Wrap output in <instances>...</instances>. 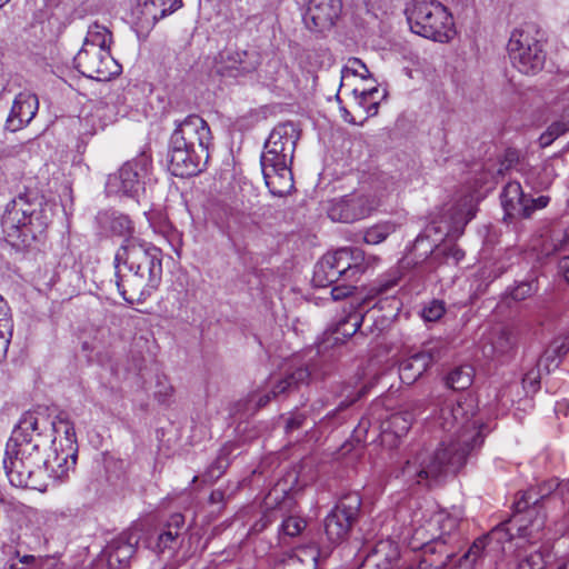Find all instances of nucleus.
Returning a JSON list of instances; mask_svg holds the SVG:
<instances>
[{"label":"nucleus","mask_w":569,"mask_h":569,"mask_svg":"<svg viewBox=\"0 0 569 569\" xmlns=\"http://www.w3.org/2000/svg\"><path fill=\"white\" fill-rule=\"evenodd\" d=\"M473 399L445 401L435 417V426L448 436L435 451L421 450L401 468V478L409 486L431 487L439 478L457 472L467 457L483 443L482 425L475 418Z\"/></svg>","instance_id":"nucleus-1"},{"label":"nucleus","mask_w":569,"mask_h":569,"mask_svg":"<svg viewBox=\"0 0 569 569\" xmlns=\"http://www.w3.org/2000/svg\"><path fill=\"white\" fill-rule=\"evenodd\" d=\"M116 286L129 303L144 301L160 286L162 251L138 237H126L114 254Z\"/></svg>","instance_id":"nucleus-2"},{"label":"nucleus","mask_w":569,"mask_h":569,"mask_svg":"<svg viewBox=\"0 0 569 569\" xmlns=\"http://www.w3.org/2000/svg\"><path fill=\"white\" fill-rule=\"evenodd\" d=\"M48 442L34 417L23 419L13 430L3 459V468L12 486L41 490L39 476L43 466L50 462L44 460L42 452Z\"/></svg>","instance_id":"nucleus-3"},{"label":"nucleus","mask_w":569,"mask_h":569,"mask_svg":"<svg viewBox=\"0 0 569 569\" xmlns=\"http://www.w3.org/2000/svg\"><path fill=\"white\" fill-rule=\"evenodd\" d=\"M523 519L515 516L512 519L496 526L487 535L477 538L468 550L457 559L453 568L476 569L486 558H497L503 551L505 542L511 541L515 537L536 542L541 539L545 528V517L539 516L522 523Z\"/></svg>","instance_id":"nucleus-4"},{"label":"nucleus","mask_w":569,"mask_h":569,"mask_svg":"<svg viewBox=\"0 0 569 569\" xmlns=\"http://www.w3.org/2000/svg\"><path fill=\"white\" fill-rule=\"evenodd\" d=\"M362 249L343 247L326 253L315 266L312 283L318 288L331 289L332 299L342 300L353 293L355 283L368 268Z\"/></svg>","instance_id":"nucleus-5"},{"label":"nucleus","mask_w":569,"mask_h":569,"mask_svg":"<svg viewBox=\"0 0 569 569\" xmlns=\"http://www.w3.org/2000/svg\"><path fill=\"white\" fill-rule=\"evenodd\" d=\"M49 222L41 199L30 192L20 193L12 199L1 217L3 231L23 247H31L33 242L41 240Z\"/></svg>","instance_id":"nucleus-6"},{"label":"nucleus","mask_w":569,"mask_h":569,"mask_svg":"<svg viewBox=\"0 0 569 569\" xmlns=\"http://www.w3.org/2000/svg\"><path fill=\"white\" fill-rule=\"evenodd\" d=\"M410 30L426 39L446 43L456 34L448 9L436 0H412L406 8Z\"/></svg>","instance_id":"nucleus-7"},{"label":"nucleus","mask_w":569,"mask_h":569,"mask_svg":"<svg viewBox=\"0 0 569 569\" xmlns=\"http://www.w3.org/2000/svg\"><path fill=\"white\" fill-rule=\"evenodd\" d=\"M461 517L459 513H450L445 510L436 512L429 521L431 527L438 531L432 533L430 540L421 545L425 556L439 555L441 559L435 563L437 569H448L461 548L462 539L459 531Z\"/></svg>","instance_id":"nucleus-8"},{"label":"nucleus","mask_w":569,"mask_h":569,"mask_svg":"<svg viewBox=\"0 0 569 569\" xmlns=\"http://www.w3.org/2000/svg\"><path fill=\"white\" fill-rule=\"evenodd\" d=\"M507 53L513 68L526 76L539 73L546 63L547 52L533 24L515 29L507 44Z\"/></svg>","instance_id":"nucleus-9"},{"label":"nucleus","mask_w":569,"mask_h":569,"mask_svg":"<svg viewBox=\"0 0 569 569\" xmlns=\"http://www.w3.org/2000/svg\"><path fill=\"white\" fill-rule=\"evenodd\" d=\"M61 426L64 427V437L59 442H57L56 438L51 440L53 456L52 458H44V460L50 462L43 466V468L51 470L56 478L63 480L68 477L69 470L74 469L78 458V445L74 427L64 412L57 415L51 422L53 432H58V428Z\"/></svg>","instance_id":"nucleus-10"},{"label":"nucleus","mask_w":569,"mask_h":569,"mask_svg":"<svg viewBox=\"0 0 569 569\" xmlns=\"http://www.w3.org/2000/svg\"><path fill=\"white\" fill-rule=\"evenodd\" d=\"M361 503L358 492L347 493L326 517L325 533L332 546H338L348 539L352 527L358 521Z\"/></svg>","instance_id":"nucleus-11"},{"label":"nucleus","mask_w":569,"mask_h":569,"mask_svg":"<svg viewBox=\"0 0 569 569\" xmlns=\"http://www.w3.org/2000/svg\"><path fill=\"white\" fill-rule=\"evenodd\" d=\"M151 167V159L141 153L134 159L127 161L116 173L110 174L107 180V191L110 194H122L136 197L143 189L144 178Z\"/></svg>","instance_id":"nucleus-12"},{"label":"nucleus","mask_w":569,"mask_h":569,"mask_svg":"<svg viewBox=\"0 0 569 569\" xmlns=\"http://www.w3.org/2000/svg\"><path fill=\"white\" fill-rule=\"evenodd\" d=\"M73 62L81 74L98 81L109 80L120 72V66L111 57L110 51L99 47H82Z\"/></svg>","instance_id":"nucleus-13"},{"label":"nucleus","mask_w":569,"mask_h":569,"mask_svg":"<svg viewBox=\"0 0 569 569\" xmlns=\"http://www.w3.org/2000/svg\"><path fill=\"white\" fill-rule=\"evenodd\" d=\"M300 130L291 122H282L270 132L260 160L292 163Z\"/></svg>","instance_id":"nucleus-14"},{"label":"nucleus","mask_w":569,"mask_h":569,"mask_svg":"<svg viewBox=\"0 0 569 569\" xmlns=\"http://www.w3.org/2000/svg\"><path fill=\"white\" fill-rule=\"evenodd\" d=\"M259 64L257 51L226 48L214 57L212 71L220 77L238 78L253 72Z\"/></svg>","instance_id":"nucleus-15"},{"label":"nucleus","mask_w":569,"mask_h":569,"mask_svg":"<svg viewBox=\"0 0 569 569\" xmlns=\"http://www.w3.org/2000/svg\"><path fill=\"white\" fill-rule=\"evenodd\" d=\"M170 141L173 144L203 148L209 151L212 136L208 123L198 114H189L181 121H176Z\"/></svg>","instance_id":"nucleus-16"},{"label":"nucleus","mask_w":569,"mask_h":569,"mask_svg":"<svg viewBox=\"0 0 569 569\" xmlns=\"http://www.w3.org/2000/svg\"><path fill=\"white\" fill-rule=\"evenodd\" d=\"M169 170L176 177H192L201 172L209 159V151L169 142Z\"/></svg>","instance_id":"nucleus-17"},{"label":"nucleus","mask_w":569,"mask_h":569,"mask_svg":"<svg viewBox=\"0 0 569 569\" xmlns=\"http://www.w3.org/2000/svg\"><path fill=\"white\" fill-rule=\"evenodd\" d=\"M373 209L369 197L350 193L329 201L327 212L332 221L351 223L368 217Z\"/></svg>","instance_id":"nucleus-18"},{"label":"nucleus","mask_w":569,"mask_h":569,"mask_svg":"<svg viewBox=\"0 0 569 569\" xmlns=\"http://www.w3.org/2000/svg\"><path fill=\"white\" fill-rule=\"evenodd\" d=\"M341 10V0H309L303 22L309 30L323 32L335 26Z\"/></svg>","instance_id":"nucleus-19"},{"label":"nucleus","mask_w":569,"mask_h":569,"mask_svg":"<svg viewBox=\"0 0 569 569\" xmlns=\"http://www.w3.org/2000/svg\"><path fill=\"white\" fill-rule=\"evenodd\" d=\"M182 0H136L132 17L142 30H150L162 18L177 11Z\"/></svg>","instance_id":"nucleus-20"},{"label":"nucleus","mask_w":569,"mask_h":569,"mask_svg":"<svg viewBox=\"0 0 569 569\" xmlns=\"http://www.w3.org/2000/svg\"><path fill=\"white\" fill-rule=\"evenodd\" d=\"M311 377L307 366L289 367L281 375L271 379V393L274 399H287L307 387Z\"/></svg>","instance_id":"nucleus-21"},{"label":"nucleus","mask_w":569,"mask_h":569,"mask_svg":"<svg viewBox=\"0 0 569 569\" xmlns=\"http://www.w3.org/2000/svg\"><path fill=\"white\" fill-rule=\"evenodd\" d=\"M266 186L277 197H283L293 189L291 163L260 160Z\"/></svg>","instance_id":"nucleus-22"},{"label":"nucleus","mask_w":569,"mask_h":569,"mask_svg":"<svg viewBox=\"0 0 569 569\" xmlns=\"http://www.w3.org/2000/svg\"><path fill=\"white\" fill-rule=\"evenodd\" d=\"M140 539V531L136 528L126 530L114 538L104 549L109 567L127 566L133 557Z\"/></svg>","instance_id":"nucleus-23"},{"label":"nucleus","mask_w":569,"mask_h":569,"mask_svg":"<svg viewBox=\"0 0 569 569\" xmlns=\"http://www.w3.org/2000/svg\"><path fill=\"white\" fill-rule=\"evenodd\" d=\"M38 98L29 92L19 93L6 121V129L16 132L28 124L37 113Z\"/></svg>","instance_id":"nucleus-24"},{"label":"nucleus","mask_w":569,"mask_h":569,"mask_svg":"<svg viewBox=\"0 0 569 569\" xmlns=\"http://www.w3.org/2000/svg\"><path fill=\"white\" fill-rule=\"evenodd\" d=\"M505 216L508 218H528V194L518 181H509L500 194Z\"/></svg>","instance_id":"nucleus-25"},{"label":"nucleus","mask_w":569,"mask_h":569,"mask_svg":"<svg viewBox=\"0 0 569 569\" xmlns=\"http://www.w3.org/2000/svg\"><path fill=\"white\" fill-rule=\"evenodd\" d=\"M358 313L350 311L347 316L341 318L337 323L325 331V340L322 345L326 347L343 343L347 339L360 332V325Z\"/></svg>","instance_id":"nucleus-26"},{"label":"nucleus","mask_w":569,"mask_h":569,"mask_svg":"<svg viewBox=\"0 0 569 569\" xmlns=\"http://www.w3.org/2000/svg\"><path fill=\"white\" fill-rule=\"evenodd\" d=\"M234 448L236 446L232 442L224 443L220 448L216 459L207 467L201 476H194L192 482L194 483L201 479L203 483H212L221 478L230 465V456L232 455Z\"/></svg>","instance_id":"nucleus-27"},{"label":"nucleus","mask_w":569,"mask_h":569,"mask_svg":"<svg viewBox=\"0 0 569 569\" xmlns=\"http://www.w3.org/2000/svg\"><path fill=\"white\" fill-rule=\"evenodd\" d=\"M321 555L322 552L316 545L299 547L278 569H317Z\"/></svg>","instance_id":"nucleus-28"},{"label":"nucleus","mask_w":569,"mask_h":569,"mask_svg":"<svg viewBox=\"0 0 569 569\" xmlns=\"http://www.w3.org/2000/svg\"><path fill=\"white\" fill-rule=\"evenodd\" d=\"M476 206L471 198L463 199L458 206L452 208L451 222L447 226L448 234L452 237L460 236L466 224L476 216Z\"/></svg>","instance_id":"nucleus-29"},{"label":"nucleus","mask_w":569,"mask_h":569,"mask_svg":"<svg viewBox=\"0 0 569 569\" xmlns=\"http://www.w3.org/2000/svg\"><path fill=\"white\" fill-rule=\"evenodd\" d=\"M517 338L509 328L497 330L490 340L489 346L483 347V353L488 357H498L508 355L516 347Z\"/></svg>","instance_id":"nucleus-30"},{"label":"nucleus","mask_w":569,"mask_h":569,"mask_svg":"<svg viewBox=\"0 0 569 569\" xmlns=\"http://www.w3.org/2000/svg\"><path fill=\"white\" fill-rule=\"evenodd\" d=\"M425 356H419V353H415L399 363V378L405 385L415 383L428 369L425 359Z\"/></svg>","instance_id":"nucleus-31"},{"label":"nucleus","mask_w":569,"mask_h":569,"mask_svg":"<svg viewBox=\"0 0 569 569\" xmlns=\"http://www.w3.org/2000/svg\"><path fill=\"white\" fill-rule=\"evenodd\" d=\"M98 223L119 236H126L133 230L132 222L128 216L121 213L102 212L97 217Z\"/></svg>","instance_id":"nucleus-32"},{"label":"nucleus","mask_w":569,"mask_h":569,"mask_svg":"<svg viewBox=\"0 0 569 569\" xmlns=\"http://www.w3.org/2000/svg\"><path fill=\"white\" fill-rule=\"evenodd\" d=\"M543 501L545 500L537 487L529 488L528 490L523 491L521 496L515 501V511L517 513L516 516L522 512H528V515L537 512L536 517H539L540 515L537 511V508ZM542 516L546 518L545 515Z\"/></svg>","instance_id":"nucleus-33"},{"label":"nucleus","mask_w":569,"mask_h":569,"mask_svg":"<svg viewBox=\"0 0 569 569\" xmlns=\"http://www.w3.org/2000/svg\"><path fill=\"white\" fill-rule=\"evenodd\" d=\"M431 259L438 264H458L465 257V251L457 244L442 243L431 252Z\"/></svg>","instance_id":"nucleus-34"},{"label":"nucleus","mask_w":569,"mask_h":569,"mask_svg":"<svg viewBox=\"0 0 569 569\" xmlns=\"http://www.w3.org/2000/svg\"><path fill=\"white\" fill-rule=\"evenodd\" d=\"M111 42L112 33L104 26L94 22L89 26L82 47H99L109 50Z\"/></svg>","instance_id":"nucleus-35"},{"label":"nucleus","mask_w":569,"mask_h":569,"mask_svg":"<svg viewBox=\"0 0 569 569\" xmlns=\"http://www.w3.org/2000/svg\"><path fill=\"white\" fill-rule=\"evenodd\" d=\"M313 406L310 408H296L292 411L288 413L287 417H283L284 419V431L286 433H291L293 431H297L308 425V420L310 419L312 422H315L316 417H312Z\"/></svg>","instance_id":"nucleus-36"},{"label":"nucleus","mask_w":569,"mask_h":569,"mask_svg":"<svg viewBox=\"0 0 569 569\" xmlns=\"http://www.w3.org/2000/svg\"><path fill=\"white\" fill-rule=\"evenodd\" d=\"M292 503V498L291 497H287L283 499L282 502H280L277 508H271V509H267L262 516L260 517L259 520H257L250 531L253 532V533H260L262 532L266 528H268L271 523H273L274 521H277L278 519H280V517H283V509L286 506L288 505H291Z\"/></svg>","instance_id":"nucleus-37"},{"label":"nucleus","mask_w":569,"mask_h":569,"mask_svg":"<svg viewBox=\"0 0 569 569\" xmlns=\"http://www.w3.org/2000/svg\"><path fill=\"white\" fill-rule=\"evenodd\" d=\"M446 386L452 390H465L472 383V368L457 367L445 378Z\"/></svg>","instance_id":"nucleus-38"},{"label":"nucleus","mask_w":569,"mask_h":569,"mask_svg":"<svg viewBox=\"0 0 569 569\" xmlns=\"http://www.w3.org/2000/svg\"><path fill=\"white\" fill-rule=\"evenodd\" d=\"M402 274L398 269L391 270L369 289V298L388 295L399 283Z\"/></svg>","instance_id":"nucleus-39"},{"label":"nucleus","mask_w":569,"mask_h":569,"mask_svg":"<svg viewBox=\"0 0 569 569\" xmlns=\"http://www.w3.org/2000/svg\"><path fill=\"white\" fill-rule=\"evenodd\" d=\"M413 413L410 411H400L391 415L388 421V428L400 438L405 436L413 423Z\"/></svg>","instance_id":"nucleus-40"},{"label":"nucleus","mask_w":569,"mask_h":569,"mask_svg":"<svg viewBox=\"0 0 569 569\" xmlns=\"http://www.w3.org/2000/svg\"><path fill=\"white\" fill-rule=\"evenodd\" d=\"M280 526V535L288 537L299 536L307 527V521L298 516H284Z\"/></svg>","instance_id":"nucleus-41"},{"label":"nucleus","mask_w":569,"mask_h":569,"mask_svg":"<svg viewBox=\"0 0 569 569\" xmlns=\"http://www.w3.org/2000/svg\"><path fill=\"white\" fill-rule=\"evenodd\" d=\"M448 352L447 347L440 342H430L423 347L421 351H419V356H425V362L429 368L433 362H438L441 360Z\"/></svg>","instance_id":"nucleus-42"},{"label":"nucleus","mask_w":569,"mask_h":569,"mask_svg":"<svg viewBox=\"0 0 569 569\" xmlns=\"http://www.w3.org/2000/svg\"><path fill=\"white\" fill-rule=\"evenodd\" d=\"M178 547H179V537L177 536V531L163 529L158 536L157 543L154 546V550L158 553H163L166 551H173Z\"/></svg>","instance_id":"nucleus-43"},{"label":"nucleus","mask_w":569,"mask_h":569,"mask_svg":"<svg viewBox=\"0 0 569 569\" xmlns=\"http://www.w3.org/2000/svg\"><path fill=\"white\" fill-rule=\"evenodd\" d=\"M395 232V229L390 224H377L366 230L363 240L368 244H378L385 241L389 234Z\"/></svg>","instance_id":"nucleus-44"},{"label":"nucleus","mask_w":569,"mask_h":569,"mask_svg":"<svg viewBox=\"0 0 569 569\" xmlns=\"http://www.w3.org/2000/svg\"><path fill=\"white\" fill-rule=\"evenodd\" d=\"M355 313H358V317L362 320H358L360 325V335L369 336L375 333L373 323H375V313H378V305L369 308L365 312L361 309L353 310Z\"/></svg>","instance_id":"nucleus-45"},{"label":"nucleus","mask_w":569,"mask_h":569,"mask_svg":"<svg viewBox=\"0 0 569 569\" xmlns=\"http://www.w3.org/2000/svg\"><path fill=\"white\" fill-rule=\"evenodd\" d=\"M383 303H388V300L379 301L377 303L378 305V313H375V323H373V328H372V329H375V333H372L373 336H379L382 331L388 329L391 326L393 319L397 317V313H390V315L382 313Z\"/></svg>","instance_id":"nucleus-46"},{"label":"nucleus","mask_w":569,"mask_h":569,"mask_svg":"<svg viewBox=\"0 0 569 569\" xmlns=\"http://www.w3.org/2000/svg\"><path fill=\"white\" fill-rule=\"evenodd\" d=\"M446 312L445 302L441 300H432L421 310V317L425 321H438Z\"/></svg>","instance_id":"nucleus-47"},{"label":"nucleus","mask_w":569,"mask_h":569,"mask_svg":"<svg viewBox=\"0 0 569 569\" xmlns=\"http://www.w3.org/2000/svg\"><path fill=\"white\" fill-rule=\"evenodd\" d=\"M546 563L543 551L536 550L520 559L517 569H543Z\"/></svg>","instance_id":"nucleus-48"},{"label":"nucleus","mask_w":569,"mask_h":569,"mask_svg":"<svg viewBox=\"0 0 569 569\" xmlns=\"http://www.w3.org/2000/svg\"><path fill=\"white\" fill-rule=\"evenodd\" d=\"M12 337V323L10 319H0V362L7 357Z\"/></svg>","instance_id":"nucleus-49"},{"label":"nucleus","mask_w":569,"mask_h":569,"mask_svg":"<svg viewBox=\"0 0 569 569\" xmlns=\"http://www.w3.org/2000/svg\"><path fill=\"white\" fill-rule=\"evenodd\" d=\"M359 76L362 79L371 78V73L367 66L359 58H350L348 64L341 70L342 79L346 74Z\"/></svg>","instance_id":"nucleus-50"},{"label":"nucleus","mask_w":569,"mask_h":569,"mask_svg":"<svg viewBox=\"0 0 569 569\" xmlns=\"http://www.w3.org/2000/svg\"><path fill=\"white\" fill-rule=\"evenodd\" d=\"M537 291V283L535 280L520 282L512 291L511 298L516 301L525 300Z\"/></svg>","instance_id":"nucleus-51"},{"label":"nucleus","mask_w":569,"mask_h":569,"mask_svg":"<svg viewBox=\"0 0 569 569\" xmlns=\"http://www.w3.org/2000/svg\"><path fill=\"white\" fill-rule=\"evenodd\" d=\"M542 368H539L537 370L532 369L529 372L526 373V376L522 379V386L527 393L529 392H537L540 386V371Z\"/></svg>","instance_id":"nucleus-52"},{"label":"nucleus","mask_w":569,"mask_h":569,"mask_svg":"<svg viewBox=\"0 0 569 569\" xmlns=\"http://www.w3.org/2000/svg\"><path fill=\"white\" fill-rule=\"evenodd\" d=\"M561 361L557 352L549 353V347L546 349L543 355L538 360V367L543 368L547 372H550L551 368H557Z\"/></svg>","instance_id":"nucleus-53"},{"label":"nucleus","mask_w":569,"mask_h":569,"mask_svg":"<svg viewBox=\"0 0 569 569\" xmlns=\"http://www.w3.org/2000/svg\"><path fill=\"white\" fill-rule=\"evenodd\" d=\"M557 352L559 355V358H562L569 352V337H560L556 338L550 345H549V353Z\"/></svg>","instance_id":"nucleus-54"},{"label":"nucleus","mask_w":569,"mask_h":569,"mask_svg":"<svg viewBox=\"0 0 569 569\" xmlns=\"http://www.w3.org/2000/svg\"><path fill=\"white\" fill-rule=\"evenodd\" d=\"M365 392H366L365 388H362L357 393H348L346 396V399L342 400L338 405V407L331 413H329L327 417H333V416H336L337 412L349 408L352 403H355L357 400H359L365 395Z\"/></svg>","instance_id":"nucleus-55"},{"label":"nucleus","mask_w":569,"mask_h":569,"mask_svg":"<svg viewBox=\"0 0 569 569\" xmlns=\"http://www.w3.org/2000/svg\"><path fill=\"white\" fill-rule=\"evenodd\" d=\"M551 136L558 138L569 130V121L563 119V112L558 121L552 122L547 129Z\"/></svg>","instance_id":"nucleus-56"},{"label":"nucleus","mask_w":569,"mask_h":569,"mask_svg":"<svg viewBox=\"0 0 569 569\" xmlns=\"http://www.w3.org/2000/svg\"><path fill=\"white\" fill-rule=\"evenodd\" d=\"M183 526H184V517L181 513H174L170 517L164 529L177 531V536L179 537Z\"/></svg>","instance_id":"nucleus-57"},{"label":"nucleus","mask_w":569,"mask_h":569,"mask_svg":"<svg viewBox=\"0 0 569 569\" xmlns=\"http://www.w3.org/2000/svg\"><path fill=\"white\" fill-rule=\"evenodd\" d=\"M559 481L557 479L547 480L537 486V489L540 491L543 500H546L551 493H553L559 487Z\"/></svg>","instance_id":"nucleus-58"},{"label":"nucleus","mask_w":569,"mask_h":569,"mask_svg":"<svg viewBox=\"0 0 569 569\" xmlns=\"http://www.w3.org/2000/svg\"><path fill=\"white\" fill-rule=\"evenodd\" d=\"M550 198L547 196H540L538 198H531L528 196V218L536 211L537 209H542L548 206Z\"/></svg>","instance_id":"nucleus-59"},{"label":"nucleus","mask_w":569,"mask_h":569,"mask_svg":"<svg viewBox=\"0 0 569 569\" xmlns=\"http://www.w3.org/2000/svg\"><path fill=\"white\" fill-rule=\"evenodd\" d=\"M271 399H274L272 397V393H271V389L263 393V395H259V396H254L250 399V402H253L256 408H263L264 406H267L269 403V401Z\"/></svg>","instance_id":"nucleus-60"},{"label":"nucleus","mask_w":569,"mask_h":569,"mask_svg":"<svg viewBox=\"0 0 569 569\" xmlns=\"http://www.w3.org/2000/svg\"><path fill=\"white\" fill-rule=\"evenodd\" d=\"M248 219H249V216L246 214L244 212L239 211V210H234V209H230V212H229V223L230 222L246 223Z\"/></svg>","instance_id":"nucleus-61"},{"label":"nucleus","mask_w":569,"mask_h":569,"mask_svg":"<svg viewBox=\"0 0 569 569\" xmlns=\"http://www.w3.org/2000/svg\"><path fill=\"white\" fill-rule=\"evenodd\" d=\"M559 270L562 273L565 280L569 284V256L563 257L559 261Z\"/></svg>","instance_id":"nucleus-62"},{"label":"nucleus","mask_w":569,"mask_h":569,"mask_svg":"<svg viewBox=\"0 0 569 569\" xmlns=\"http://www.w3.org/2000/svg\"><path fill=\"white\" fill-rule=\"evenodd\" d=\"M223 500H224V492L222 490L217 489L210 493L209 501L211 503H221V502H223Z\"/></svg>","instance_id":"nucleus-63"},{"label":"nucleus","mask_w":569,"mask_h":569,"mask_svg":"<svg viewBox=\"0 0 569 569\" xmlns=\"http://www.w3.org/2000/svg\"><path fill=\"white\" fill-rule=\"evenodd\" d=\"M557 138L551 136L550 132L547 130L546 132H543L540 138H539V142H540V146L541 147H548L549 144H551L553 142V140H556Z\"/></svg>","instance_id":"nucleus-64"}]
</instances>
